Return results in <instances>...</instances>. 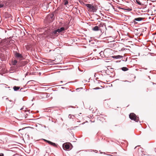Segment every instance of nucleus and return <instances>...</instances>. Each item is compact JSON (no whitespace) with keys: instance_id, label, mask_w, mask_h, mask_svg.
<instances>
[{"instance_id":"6e6552de","label":"nucleus","mask_w":156,"mask_h":156,"mask_svg":"<svg viewBox=\"0 0 156 156\" xmlns=\"http://www.w3.org/2000/svg\"><path fill=\"white\" fill-rule=\"evenodd\" d=\"M15 52L16 51H14V54H13V55L15 56V57L16 58H23V56L21 54L18 53V52Z\"/></svg>"},{"instance_id":"dca6fc26","label":"nucleus","mask_w":156,"mask_h":156,"mask_svg":"<svg viewBox=\"0 0 156 156\" xmlns=\"http://www.w3.org/2000/svg\"><path fill=\"white\" fill-rule=\"evenodd\" d=\"M58 29L56 30H54L52 33V34H54L56 35L58 34Z\"/></svg>"},{"instance_id":"ea45409f","label":"nucleus","mask_w":156,"mask_h":156,"mask_svg":"<svg viewBox=\"0 0 156 156\" xmlns=\"http://www.w3.org/2000/svg\"><path fill=\"white\" fill-rule=\"evenodd\" d=\"M3 6V4H0V8H2Z\"/></svg>"},{"instance_id":"774afa93","label":"nucleus","mask_w":156,"mask_h":156,"mask_svg":"<svg viewBox=\"0 0 156 156\" xmlns=\"http://www.w3.org/2000/svg\"><path fill=\"white\" fill-rule=\"evenodd\" d=\"M6 108V110H7V108Z\"/></svg>"},{"instance_id":"bf43d9fd","label":"nucleus","mask_w":156,"mask_h":156,"mask_svg":"<svg viewBox=\"0 0 156 156\" xmlns=\"http://www.w3.org/2000/svg\"><path fill=\"white\" fill-rule=\"evenodd\" d=\"M60 82L61 83H62L63 82V81H60Z\"/></svg>"},{"instance_id":"2f4dec72","label":"nucleus","mask_w":156,"mask_h":156,"mask_svg":"<svg viewBox=\"0 0 156 156\" xmlns=\"http://www.w3.org/2000/svg\"><path fill=\"white\" fill-rule=\"evenodd\" d=\"M68 1L67 0H66L65 1V3H64V5H67V4H68Z\"/></svg>"},{"instance_id":"5701e85b","label":"nucleus","mask_w":156,"mask_h":156,"mask_svg":"<svg viewBox=\"0 0 156 156\" xmlns=\"http://www.w3.org/2000/svg\"><path fill=\"white\" fill-rule=\"evenodd\" d=\"M73 117H75V115H73L69 114V118L70 119L71 118L73 119Z\"/></svg>"},{"instance_id":"b1692460","label":"nucleus","mask_w":156,"mask_h":156,"mask_svg":"<svg viewBox=\"0 0 156 156\" xmlns=\"http://www.w3.org/2000/svg\"><path fill=\"white\" fill-rule=\"evenodd\" d=\"M31 128V127H23V128H22V129H20L19 130V131H20L22 130L23 129H25L28 128Z\"/></svg>"},{"instance_id":"603ef678","label":"nucleus","mask_w":156,"mask_h":156,"mask_svg":"<svg viewBox=\"0 0 156 156\" xmlns=\"http://www.w3.org/2000/svg\"><path fill=\"white\" fill-rule=\"evenodd\" d=\"M90 121H91V122H94V121H91V120H90Z\"/></svg>"},{"instance_id":"cd10ccee","label":"nucleus","mask_w":156,"mask_h":156,"mask_svg":"<svg viewBox=\"0 0 156 156\" xmlns=\"http://www.w3.org/2000/svg\"><path fill=\"white\" fill-rule=\"evenodd\" d=\"M25 17L29 20H31V18L29 16H26Z\"/></svg>"},{"instance_id":"473e14b6","label":"nucleus","mask_w":156,"mask_h":156,"mask_svg":"<svg viewBox=\"0 0 156 156\" xmlns=\"http://www.w3.org/2000/svg\"><path fill=\"white\" fill-rule=\"evenodd\" d=\"M126 10L128 11H131L132 10V9L131 8H128L127 9H126Z\"/></svg>"},{"instance_id":"680f3d73","label":"nucleus","mask_w":156,"mask_h":156,"mask_svg":"<svg viewBox=\"0 0 156 156\" xmlns=\"http://www.w3.org/2000/svg\"><path fill=\"white\" fill-rule=\"evenodd\" d=\"M31 144L32 145H32V143H30V145Z\"/></svg>"},{"instance_id":"3c124183","label":"nucleus","mask_w":156,"mask_h":156,"mask_svg":"<svg viewBox=\"0 0 156 156\" xmlns=\"http://www.w3.org/2000/svg\"><path fill=\"white\" fill-rule=\"evenodd\" d=\"M93 108H92L91 109H89V110L91 111V110H92V109H93Z\"/></svg>"},{"instance_id":"c9c22d12","label":"nucleus","mask_w":156,"mask_h":156,"mask_svg":"<svg viewBox=\"0 0 156 156\" xmlns=\"http://www.w3.org/2000/svg\"><path fill=\"white\" fill-rule=\"evenodd\" d=\"M10 133H12L13 134H14V133H15L14 131L10 130Z\"/></svg>"},{"instance_id":"c85d7f7f","label":"nucleus","mask_w":156,"mask_h":156,"mask_svg":"<svg viewBox=\"0 0 156 156\" xmlns=\"http://www.w3.org/2000/svg\"><path fill=\"white\" fill-rule=\"evenodd\" d=\"M32 80L29 81H28L27 82V84H31L33 83V82H32Z\"/></svg>"},{"instance_id":"7c9ffc66","label":"nucleus","mask_w":156,"mask_h":156,"mask_svg":"<svg viewBox=\"0 0 156 156\" xmlns=\"http://www.w3.org/2000/svg\"><path fill=\"white\" fill-rule=\"evenodd\" d=\"M3 40L1 38H0V44H1L2 45H3V43L2 42V41Z\"/></svg>"},{"instance_id":"338daca9","label":"nucleus","mask_w":156,"mask_h":156,"mask_svg":"<svg viewBox=\"0 0 156 156\" xmlns=\"http://www.w3.org/2000/svg\"><path fill=\"white\" fill-rule=\"evenodd\" d=\"M136 147H135L134 149H136Z\"/></svg>"},{"instance_id":"aec40b11","label":"nucleus","mask_w":156,"mask_h":156,"mask_svg":"<svg viewBox=\"0 0 156 156\" xmlns=\"http://www.w3.org/2000/svg\"><path fill=\"white\" fill-rule=\"evenodd\" d=\"M11 37H10V39ZM15 41L14 40H11L10 39V45H12L13 44H14V43H15Z\"/></svg>"},{"instance_id":"f3484780","label":"nucleus","mask_w":156,"mask_h":156,"mask_svg":"<svg viewBox=\"0 0 156 156\" xmlns=\"http://www.w3.org/2000/svg\"><path fill=\"white\" fill-rule=\"evenodd\" d=\"M86 151H94V152L96 153H98V151L95 150H92V149H90V150H85Z\"/></svg>"},{"instance_id":"a211bd4d","label":"nucleus","mask_w":156,"mask_h":156,"mask_svg":"<svg viewBox=\"0 0 156 156\" xmlns=\"http://www.w3.org/2000/svg\"><path fill=\"white\" fill-rule=\"evenodd\" d=\"M99 152H100V153L101 154H105V155H107L110 156H114V155H112V154H106L105 152H102L101 151H99Z\"/></svg>"},{"instance_id":"412c9836","label":"nucleus","mask_w":156,"mask_h":156,"mask_svg":"<svg viewBox=\"0 0 156 156\" xmlns=\"http://www.w3.org/2000/svg\"><path fill=\"white\" fill-rule=\"evenodd\" d=\"M45 142L48 143V144H49V143L50 142V140H48L45 139H42Z\"/></svg>"},{"instance_id":"052dcab7","label":"nucleus","mask_w":156,"mask_h":156,"mask_svg":"<svg viewBox=\"0 0 156 156\" xmlns=\"http://www.w3.org/2000/svg\"><path fill=\"white\" fill-rule=\"evenodd\" d=\"M95 16H98L97 14H95Z\"/></svg>"},{"instance_id":"864d4df0","label":"nucleus","mask_w":156,"mask_h":156,"mask_svg":"<svg viewBox=\"0 0 156 156\" xmlns=\"http://www.w3.org/2000/svg\"><path fill=\"white\" fill-rule=\"evenodd\" d=\"M61 88H62V89H64V88H65V87H61Z\"/></svg>"},{"instance_id":"9b49d317","label":"nucleus","mask_w":156,"mask_h":156,"mask_svg":"<svg viewBox=\"0 0 156 156\" xmlns=\"http://www.w3.org/2000/svg\"><path fill=\"white\" fill-rule=\"evenodd\" d=\"M112 57L114 58L119 59L122 58L123 57L120 55H117L113 56Z\"/></svg>"},{"instance_id":"f704fd0d","label":"nucleus","mask_w":156,"mask_h":156,"mask_svg":"<svg viewBox=\"0 0 156 156\" xmlns=\"http://www.w3.org/2000/svg\"><path fill=\"white\" fill-rule=\"evenodd\" d=\"M101 89V88L99 87H96L95 88H93V89L94 90H98V89Z\"/></svg>"},{"instance_id":"c03bdc74","label":"nucleus","mask_w":156,"mask_h":156,"mask_svg":"<svg viewBox=\"0 0 156 156\" xmlns=\"http://www.w3.org/2000/svg\"><path fill=\"white\" fill-rule=\"evenodd\" d=\"M81 88V89H82V88H77L76 89V90H80V89Z\"/></svg>"},{"instance_id":"de8ad7c7","label":"nucleus","mask_w":156,"mask_h":156,"mask_svg":"<svg viewBox=\"0 0 156 156\" xmlns=\"http://www.w3.org/2000/svg\"><path fill=\"white\" fill-rule=\"evenodd\" d=\"M124 49H124V48H123L121 49V51H122L124 50Z\"/></svg>"},{"instance_id":"423d86ee","label":"nucleus","mask_w":156,"mask_h":156,"mask_svg":"<svg viewBox=\"0 0 156 156\" xmlns=\"http://www.w3.org/2000/svg\"><path fill=\"white\" fill-rule=\"evenodd\" d=\"M10 37L9 38L7 37V38L4 39L2 41L3 42V45L6 46H8L9 45L10 43Z\"/></svg>"},{"instance_id":"6ab92c4d","label":"nucleus","mask_w":156,"mask_h":156,"mask_svg":"<svg viewBox=\"0 0 156 156\" xmlns=\"http://www.w3.org/2000/svg\"><path fill=\"white\" fill-rule=\"evenodd\" d=\"M121 69L124 71H126L128 70L129 69L126 67H122L121 68Z\"/></svg>"},{"instance_id":"37998d69","label":"nucleus","mask_w":156,"mask_h":156,"mask_svg":"<svg viewBox=\"0 0 156 156\" xmlns=\"http://www.w3.org/2000/svg\"><path fill=\"white\" fill-rule=\"evenodd\" d=\"M94 109H93V110H92V111H93V112L94 111V110H96V111L97 110V108H94Z\"/></svg>"},{"instance_id":"49530a36","label":"nucleus","mask_w":156,"mask_h":156,"mask_svg":"<svg viewBox=\"0 0 156 156\" xmlns=\"http://www.w3.org/2000/svg\"><path fill=\"white\" fill-rule=\"evenodd\" d=\"M85 123V122H83V123H81V124H80V125H83V124H84Z\"/></svg>"},{"instance_id":"f257e3e1","label":"nucleus","mask_w":156,"mask_h":156,"mask_svg":"<svg viewBox=\"0 0 156 156\" xmlns=\"http://www.w3.org/2000/svg\"><path fill=\"white\" fill-rule=\"evenodd\" d=\"M129 117L131 120H133L135 122H139L140 123L141 122L139 120V118L138 115H136L134 113H131L129 115Z\"/></svg>"},{"instance_id":"0e129e2a","label":"nucleus","mask_w":156,"mask_h":156,"mask_svg":"<svg viewBox=\"0 0 156 156\" xmlns=\"http://www.w3.org/2000/svg\"><path fill=\"white\" fill-rule=\"evenodd\" d=\"M155 151L156 153V149H155Z\"/></svg>"},{"instance_id":"a18cd8bd","label":"nucleus","mask_w":156,"mask_h":156,"mask_svg":"<svg viewBox=\"0 0 156 156\" xmlns=\"http://www.w3.org/2000/svg\"><path fill=\"white\" fill-rule=\"evenodd\" d=\"M5 85H6L4 84H3V87H6V86H5Z\"/></svg>"},{"instance_id":"f03ea898","label":"nucleus","mask_w":156,"mask_h":156,"mask_svg":"<svg viewBox=\"0 0 156 156\" xmlns=\"http://www.w3.org/2000/svg\"><path fill=\"white\" fill-rule=\"evenodd\" d=\"M62 146L64 150L66 151H69L73 147L72 144L70 143H65L62 144Z\"/></svg>"},{"instance_id":"393cba45","label":"nucleus","mask_w":156,"mask_h":156,"mask_svg":"<svg viewBox=\"0 0 156 156\" xmlns=\"http://www.w3.org/2000/svg\"><path fill=\"white\" fill-rule=\"evenodd\" d=\"M141 133V132L140 131H139L137 133H136L135 134L136 135H140Z\"/></svg>"},{"instance_id":"e2e57ef3","label":"nucleus","mask_w":156,"mask_h":156,"mask_svg":"<svg viewBox=\"0 0 156 156\" xmlns=\"http://www.w3.org/2000/svg\"><path fill=\"white\" fill-rule=\"evenodd\" d=\"M70 107H72V108H73V107H73V106H71Z\"/></svg>"},{"instance_id":"4c0bfd02","label":"nucleus","mask_w":156,"mask_h":156,"mask_svg":"<svg viewBox=\"0 0 156 156\" xmlns=\"http://www.w3.org/2000/svg\"><path fill=\"white\" fill-rule=\"evenodd\" d=\"M10 141H13H13L12 140H10ZM14 142L12 143H11V144H15L14 143H17V142H14Z\"/></svg>"},{"instance_id":"4d7b16f0","label":"nucleus","mask_w":156,"mask_h":156,"mask_svg":"<svg viewBox=\"0 0 156 156\" xmlns=\"http://www.w3.org/2000/svg\"><path fill=\"white\" fill-rule=\"evenodd\" d=\"M125 81V82H128V81L126 80H125V81Z\"/></svg>"},{"instance_id":"4be33fe9","label":"nucleus","mask_w":156,"mask_h":156,"mask_svg":"<svg viewBox=\"0 0 156 156\" xmlns=\"http://www.w3.org/2000/svg\"><path fill=\"white\" fill-rule=\"evenodd\" d=\"M104 23H101L99 24L98 25V27H103L104 26Z\"/></svg>"},{"instance_id":"f8f14e48","label":"nucleus","mask_w":156,"mask_h":156,"mask_svg":"<svg viewBox=\"0 0 156 156\" xmlns=\"http://www.w3.org/2000/svg\"><path fill=\"white\" fill-rule=\"evenodd\" d=\"M144 19V18L142 17H138L135 18L134 19V21H139L143 20Z\"/></svg>"},{"instance_id":"09e8293b","label":"nucleus","mask_w":156,"mask_h":156,"mask_svg":"<svg viewBox=\"0 0 156 156\" xmlns=\"http://www.w3.org/2000/svg\"><path fill=\"white\" fill-rule=\"evenodd\" d=\"M16 155V154H12V156H15Z\"/></svg>"},{"instance_id":"72a5a7b5","label":"nucleus","mask_w":156,"mask_h":156,"mask_svg":"<svg viewBox=\"0 0 156 156\" xmlns=\"http://www.w3.org/2000/svg\"><path fill=\"white\" fill-rule=\"evenodd\" d=\"M78 68L79 71H80L81 72H83V70H81V69H80V67H78Z\"/></svg>"},{"instance_id":"a19ab883","label":"nucleus","mask_w":156,"mask_h":156,"mask_svg":"<svg viewBox=\"0 0 156 156\" xmlns=\"http://www.w3.org/2000/svg\"><path fill=\"white\" fill-rule=\"evenodd\" d=\"M133 22L134 23V24H136L137 23L136 22V21H134V20H133Z\"/></svg>"},{"instance_id":"0eeeda50","label":"nucleus","mask_w":156,"mask_h":156,"mask_svg":"<svg viewBox=\"0 0 156 156\" xmlns=\"http://www.w3.org/2000/svg\"><path fill=\"white\" fill-rule=\"evenodd\" d=\"M11 48L13 51V54H14V51L15 52H18V49L15 44H13L12 45H10V48Z\"/></svg>"},{"instance_id":"9d476101","label":"nucleus","mask_w":156,"mask_h":156,"mask_svg":"<svg viewBox=\"0 0 156 156\" xmlns=\"http://www.w3.org/2000/svg\"><path fill=\"white\" fill-rule=\"evenodd\" d=\"M49 144L55 147H58V145L57 144L51 141H50V142Z\"/></svg>"},{"instance_id":"7ed1b4c3","label":"nucleus","mask_w":156,"mask_h":156,"mask_svg":"<svg viewBox=\"0 0 156 156\" xmlns=\"http://www.w3.org/2000/svg\"><path fill=\"white\" fill-rule=\"evenodd\" d=\"M28 108H20V110H21V112L22 114L21 115L22 116H24L25 119L26 118L29 114L30 113V110L27 109Z\"/></svg>"},{"instance_id":"39448f33","label":"nucleus","mask_w":156,"mask_h":156,"mask_svg":"<svg viewBox=\"0 0 156 156\" xmlns=\"http://www.w3.org/2000/svg\"><path fill=\"white\" fill-rule=\"evenodd\" d=\"M14 142L12 141H10V152H14V153L17 152V150L18 149V148L17 147H11L13 146H16L17 145L16 144H11L12 143ZM12 154L11 153H10V155Z\"/></svg>"},{"instance_id":"e433bc0d","label":"nucleus","mask_w":156,"mask_h":156,"mask_svg":"<svg viewBox=\"0 0 156 156\" xmlns=\"http://www.w3.org/2000/svg\"><path fill=\"white\" fill-rule=\"evenodd\" d=\"M0 156H4V154L3 153H0Z\"/></svg>"},{"instance_id":"8fccbe9b","label":"nucleus","mask_w":156,"mask_h":156,"mask_svg":"<svg viewBox=\"0 0 156 156\" xmlns=\"http://www.w3.org/2000/svg\"><path fill=\"white\" fill-rule=\"evenodd\" d=\"M53 15H52V16H51V18H52V17H53Z\"/></svg>"},{"instance_id":"2eb2a0df","label":"nucleus","mask_w":156,"mask_h":156,"mask_svg":"<svg viewBox=\"0 0 156 156\" xmlns=\"http://www.w3.org/2000/svg\"><path fill=\"white\" fill-rule=\"evenodd\" d=\"M17 62V61L16 60H13V59H12V64L13 66H16V65Z\"/></svg>"},{"instance_id":"1a4fd4ad","label":"nucleus","mask_w":156,"mask_h":156,"mask_svg":"<svg viewBox=\"0 0 156 156\" xmlns=\"http://www.w3.org/2000/svg\"><path fill=\"white\" fill-rule=\"evenodd\" d=\"M92 30L94 31H98L99 30L101 31V30L99 28V27L97 26H96L92 28Z\"/></svg>"},{"instance_id":"20e7f679","label":"nucleus","mask_w":156,"mask_h":156,"mask_svg":"<svg viewBox=\"0 0 156 156\" xmlns=\"http://www.w3.org/2000/svg\"><path fill=\"white\" fill-rule=\"evenodd\" d=\"M85 5L87 8L91 10V11L93 12H96L97 11V9L96 7L94 6L92 4H85Z\"/></svg>"},{"instance_id":"69168bd1","label":"nucleus","mask_w":156,"mask_h":156,"mask_svg":"<svg viewBox=\"0 0 156 156\" xmlns=\"http://www.w3.org/2000/svg\"><path fill=\"white\" fill-rule=\"evenodd\" d=\"M119 80V79H116L115 80Z\"/></svg>"},{"instance_id":"13d9d810","label":"nucleus","mask_w":156,"mask_h":156,"mask_svg":"<svg viewBox=\"0 0 156 156\" xmlns=\"http://www.w3.org/2000/svg\"><path fill=\"white\" fill-rule=\"evenodd\" d=\"M16 147V146H13L12 147Z\"/></svg>"},{"instance_id":"bb28decb","label":"nucleus","mask_w":156,"mask_h":156,"mask_svg":"<svg viewBox=\"0 0 156 156\" xmlns=\"http://www.w3.org/2000/svg\"><path fill=\"white\" fill-rule=\"evenodd\" d=\"M2 99L3 100H8V101H9V98H7V97L6 96H5V97H2Z\"/></svg>"},{"instance_id":"5fc2aeb1","label":"nucleus","mask_w":156,"mask_h":156,"mask_svg":"<svg viewBox=\"0 0 156 156\" xmlns=\"http://www.w3.org/2000/svg\"><path fill=\"white\" fill-rule=\"evenodd\" d=\"M67 83H66L65 84H64V85H59V86H64V85L66 84Z\"/></svg>"},{"instance_id":"58836bf2","label":"nucleus","mask_w":156,"mask_h":156,"mask_svg":"<svg viewBox=\"0 0 156 156\" xmlns=\"http://www.w3.org/2000/svg\"><path fill=\"white\" fill-rule=\"evenodd\" d=\"M119 9H121L123 10H126V9H124L121 7H119Z\"/></svg>"},{"instance_id":"79ce46f5","label":"nucleus","mask_w":156,"mask_h":156,"mask_svg":"<svg viewBox=\"0 0 156 156\" xmlns=\"http://www.w3.org/2000/svg\"><path fill=\"white\" fill-rule=\"evenodd\" d=\"M103 53V52L102 51H101L99 53V54H100L101 55H102V54Z\"/></svg>"},{"instance_id":"4468645a","label":"nucleus","mask_w":156,"mask_h":156,"mask_svg":"<svg viewBox=\"0 0 156 156\" xmlns=\"http://www.w3.org/2000/svg\"><path fill=\"white\" fill-rule=\"evenodd\" d=\"M20 87L19 86H14L13 87V89L15 91H17L20 89Z\"/></svg>"},{"instance_id":"6e6d98bb","label":"nucleus","mask_w":156,"mask_h":156,"mask_svg":"<svg viewBox=\"0 0 156 156\" xmlns=\"http://www.w3.org/2000/svg\"><path fill=\"white\" fill-rule=\"evenodd\" d=\"M86 122H88V121H86V122H85V123Z\"/></svg>"},{"instance_id":"a878e982","label":"nucleus","mask_w":156,"mask_h":156,"mask_svg":"<svg viewBox=\"0 0 156 156\" xmlns=\"http://www.w3.org/2000/svg\"><path fill=\"white\" fill-rule=\"evenodd\" d=\"M136 3L137 4H138V5H141V3L140 2L138 1V0H136Z\"/></svg>"},{"instance_id":"c756f323","label":"nucleus","mask_w":156,"mask_h":156,"mask_svg":"<svg viewBox=\"0 0 156 156\" xmlns=\"http://www.w3.org/2000/svg\"><path fill=\"white\" fill-rule=\"evenodd\" d=\"M10 138L11 137H16V138L17 137V136H16L13 135L11 134H10Z\"/></svg>"},{"instance_id":"ddd939ff","label":"nucleus","mask_w":156,"mask_h":156,"mask_svg":"<svg viewBox=\"0 0 156 156\" xmlns=\"http://www.w3.org/2000/svg\"><path fill=\"white\" fill-rule=\"evenodd\" d=\"M57 29L58 31V33H60L63 31H64L66 30L65 29L64 27H61L60 28H58Z\"/></svg>"}]
</instances>
